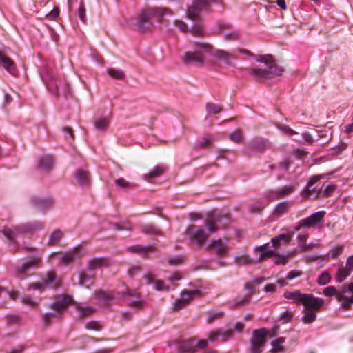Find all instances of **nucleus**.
Wrapping results in <instances>:
<instances>
[{"mask_svg": "<svg viewBox=\"0 0 353 353\" xmlns=\"http://www.w3.org/2000/svg\"><path fill=\"white\" fill-rule=\"evenodd\" d=\"M118 297L109 292L99 290L96 293L97 297L100 299L104 305H108L114 299H123L127 303L134 307L141 308L145 305L135 290H128L122 294L117 293Z\"/></svg>", "mask_w": 353, "mask_h": 353, "instance_id": "1", "label": "nucleus"}, {"mask_svg": "<svg viewBox=\"0 0 353 353\" xmlns=\"http://www.w3.org/2000/svg\"><path fill=\"white\" fill-rule=\"evenodd\" d=\"M301 301L303 306L301 321L305 324H310L316 320V312L323 305L324 300L314 296L312 294H305Z\"/></svg>", "mask_w": 353, "mask_h": 353, "instance_id": "2", "label": "nucleus"}, {"mask_svg": "<svg viewBox=\"0 0 353 353\" xmlns=\"http://www.w3.org/2000/svg\"><path fill=\"white\" fill-rule=\"evenodd\" d=\"M44 228V223L39 221H34L24 225L13 228L5 226L2 230L3 235L9 241H14L20 234L33 233Z\"/></svg>", "mask_w": 353, "mask_h": 353, "instance_id": "3", "label": "nucleus"}, {"mask_svg": "<svg viewBox=\"0 0 353 353\" xmlns=\"http://www.w3.org/2000/svg\"><path fill=\"white\" fill-rule=\"evenodd\" d=\"M212 46L205 43H196L193 51H188L181 56V59L185 64L196 63L202 65L204 61V53L210 52Z\"/></svg>", "mask_w": 353, "mask_h": 353, "instance_id": "4", "label": "nucleus"}, {"mask_svg": "<svg viewBox=\"0 0 353 353\" xmlns=\"http://www.w3.org/2000/svg\"><path fill=\"white\" fill-rule=\"evenodd\" d=\"M72 303V296L64 294L58 298V299L51 304V308L56 312H47L43 315V319L46 325L50 323L53 318H60L65 308Z\"/></svg>", "mask_w": 353, "mask_h": 353, "instance_id": "5", "label": "nucleus"}, {"mask_svg": "<svg viewBox=\"0 0 353 353\" xmlns=\"http://www.w3.org/2000/svg\"><path fill=\"white\" fill-rule=\"evenodd\" d=\"M283 72L282 67L274 63L267 65L265 68H253L251 70V73L259 79H271L281 75Z\"/></svg>", "mask_w": 353, "mask_h": 353, "instance_id": "6", "label": "nucleus"}, {"mask_svg": "<svg viewBox=\"0 0 353 353\" xmlns=\"http://www.w3.org/2000/svg\"><path fill=\"white\" fill-rule=\"evenodd\" d=\"M173 14L172 11L168 8H155L152 10L143 12L141 15V22H144L150 19L163 22L168 21V17Z\"/></svg>", "mask_w": 353, "mask_h": 353, "instance_id": "7", "label": "nucleus"}, {"mask_svg": "<svg viewBox=\"0 0 353 353\" xmlns=\"http://www.w3.org/2000/svg\"><path fill=\"white\" fill-rule=\"evenodd\" d=\"M59 285V281L57 279L55 274L49 272L41 282L32 283L30 285L28 290H39L40 292H42L48 288H56Z\"/></svg>", "mask_w": 353, "mask_h": 353, "instance_id": "8", "label": "nucleus"}, {"mask_svg": "<svg viewBox=\"0 0 353 353\" xmlns=\"http://www.w3.org/2000/svg\"><path fill=\"white\" fill-rule=\"evenodd\" d=\"M268 333V331L265 328L253 331L252 339L251 340L252 353H260L263 351Z\"/></svg>", "mask_w": 353, "mask_h": 353, "instance_id": "9", "label": "nucleus"}, {"mask_svg": "<svg viewBox=\"0 0 353 353\" xmlns=\"http://www.w3.org/2000/svg\"><path fill=\"white\" fill-rule=\"evenodd\" d=\"M319 182V176H313L308 181L307 187L302 192V196L305 199H316L322 194V188Z\"/></svg>", "mask_w": 353, "mask_h": 353, "instance_id": "10", "label": "nucleus"}, {"mask_svg": "<svg viewBox=\"0 0 353 353\" xmlns=\"http://www.w3.org/2000/svg\"><path fill=\"white\" fill-rule=\"evenodd\" d=\"M232 248V245L229 242L225 240L223 241L221 239L217 240H212L206 246L205 249L207 251L214 252L219 256H225L229 250Z\"/></svg>", "mask_w": 353, "mask_h": 353, "instance_id": "11", "label": "nucleus"}, {"mask_svg": "<svg viewBox=\"0 0 353 353\" xmlns=\"http://www.w3.org/2000/svg\"><path fill=\"white\" fill-rule=\"evenodd\" d=\"M201 294V291L198 289L183 290L180 294V297L174 301L173 304V309L178 310L183 308L187 304L190 303L193 299L200 297Z\"/></svg>", "mask_w": 353, "mask_h": 353, "instance_id": "12", "label": "nucleus"}, {"mask_svg": "<svg viewBox=\"0 0 353 353\" xmlns=\"http://www.w3.org/2000/svg\"><path fill=\"white\" fill-rule=\"evenodd\" d=\"M186 232L191 242L199 248L203 247L208 237V234L203 229L194 225L189 226Z\"/></svg>", "mask_w": 353, "mask_h": 353, "instance_id": "13", "label": "nucleus"}, {"mask_svg": "<svg viewBox=\"0 0 353 353\" xmlns=\"http://www.w3.org/2000/svg\"><path fill=\"white\" fill-rule=\"evenodd\" d=\"M41 257L39 255H34L29 258L17 270V275L20 279H24L29 274L30 269L41 267Z\"/></svg>", "mask_w": 353, "mask_h": 353, "instance_id": "14", "label": "nucleus"}, {"mask_svg": "<svg viewBox=\"0 0 353 353\" xmlns=\"http://www.w3.org/2000/svg\"><path fill=\"white\" fill-rule=\"evenodd\" d=\"M210 8V3L206 0H195L191 7L187 10V16L190 20L199 19V16L203 13L208 12Z\"/></svg>", "mask_w": 353, "mask_h": 353, "instance_id": "15", "label": "nucleus"}, {"mask_svg": "<svg viewBox=\"0 0 353 353\" xmlns=\"http://www.w3.org/2000/svg\"><path fill=\"white\" fill-rule=\"evenodd\" d=\"M325 214L324 211H319L311 214L309 217L301 220L298 225L294 227V231H298L303 228L320 226Z\"/></svg>", "mask_w": 353, "mask_h": 353, "instance_id": "16", "label": "nucleus"}, {"mask_svg": "<svg viewBox=\"0 0 353 353\" xmlns=\"http://www.w3.org/2000/svg\"><path fill=\"white\" fill-rule=\"evenodd\" d=\"M268 244H264L259 247H257V250L259 251V261H264L268 258L273 256H276L274 264H285L288 262V256L285 255H278L274 250H270L267 248Z\"/></svg>", "mask_w": 353, "mask_h": 353, "instance_id": "17", "label": "nucleus"}, {"mask_svg": "<svg viewBox=\"0 0 353 353\" xmlns=\"http://www.w3.org/2000/svg\"><path fill=\"white\" fill-rule=\"evenodd\" d=\"M175 26L183 33H190L193 36H203L206 34L202 23H192L189 28L187 23H174Z\"/></svg>", "mask_w": 353, "mask_h": 353, "instance_id": "18", "label": "nucleus"}, {"mask_svg": "<svg viewBox=\"0 0 353 353\" xmlns=\"http://www.w3.org/2000/svg\"><path fill=\"white\" fill-rule=\"evenodd\" d=\"M41 77L50 90H58V83L57 82L56 75L52 70L48 67H44L41 73Z\"/></svg>", "mask_w": 353, "mask_h": 353, "instance_id": "19", "label": "nucleus"}, {"mask_svg": "<svg viewBox=\"0 0 353 353\" xmlns=\"http://www.w3.org/2000/svg\"><path fill=\"white\" fill-rule=\"evenodd\" d=\"M296 189V185H285L281 188H279L275 190L270 192V194L267 196L269 201L270 200H278L283 198H285L287 196L292 194L294 190Z\"/></svg>", "mask_w": 353, "mask_h": 353, "instance_id": "20", "label": "nucleus"}, {"mask_svg": "<svg viewBox=\"0 0 353 353\" xmlns=\"http://www.w3.org/2000/svg\"><path fill=\"white\" fill-rule=\"evenodd\" d=\"M85 252L81 250L80 246L76 247L72 250L62 254L60 261L65 265L69 264L81 256L84 255Z\"/></svg>", "mask_w": 353, "mask_h": 353, "instance_id": "21", "label": "nucleus"}, {"mask_svg": "<svg viewBox=\"0 0 353 353\" xmlns=\"http://www.w3.org/2000/svg\"><path fill=\"white\" fill-rule=\"evenodd\" d=\"M210 52H212L214 58L223 61L226 65H230L231 60L236 59L234 50H232V52H227L221 49L214 50L212 48V50Z\"/></svg>", "mask_w": 353, "mask_h": 353, "instance_id": "22", "label": "nucleus"}, {"mask_svg": "<svg viewBox=\"0 0 353 353\" xmlns=\"http://www.w3.org/2000/svg\"><path fill=\"white\" fill-rule=\"evenodd\" d=\"M32 203L38 210L45 212L52 208L54 201L52 198L35 197L32 199Z\"/></svg>", "mask_w": 353, "mask_h": 353, "instance_id": "23", "label": "nucleus"}, {"mask_svg": "<svg viewBox=\"0 0 353 353\" xmlns=\"http://www.w3.org/2000/svg\"><path fill=\"white\" fill-rule=\"evenodd\" d=\"M232 334V331L230 330L225 331L216 330L210 332L208 334V339L210 340L212 342L219 341H225L231 336Z\"/></svg>", "mask_w": 353, "mask_h": 353, "instance_id": "24", "label": "nucleus"}, {"mask_svg": "<svg viewBox=\"0 0 353 353\" xmlns=\"http://www.w3.org/2000/svg\"><path fill=\"white\" fill-rule=\"evenodd\" d=\"M294 234V232H288L287 234H279L271 239V243L272 244V247H274V250H276L282 245L287 244L292 239V236Z\"/></svg>", "mask_w": 353, "mask_h": 353, "instance_id": "25", "label": "nucleus"}, {"mask_svg": "<svg viewBox=\"0 0 353 353\" xmlns=\"http://www.w3.org/2000/svg\"><path fill=\"white\" fill-rule=\"evenodd\" d=\"M75 179L81 187L87 188L90 184V174L87 170L78 169L75 172Z\"/></svg>", "mask_w": 353, "mask_h": 353, "instance_id": "26", "label": "nucleus"}, {"mask_svg": "<svg viewBox=\"0 0 353 353\" xmlns=\"http://www.w3.org/2000/svg\"><path fill=\"white\" fill-rule=\"evenodd\" d=\"M307 238L308 235L306 233H300L298 234V248H299L300 252L311 250L313 248V245L312 244H307Z\"/></svg>", "mask_w": 353, "mask_h": 353, "instance_id": "27", "label": "nucleus"}, {"mask_svg": "<svg viewBox=\"0 0 353 353\" xmlns=\"http://www.w3.org/2000/svg\"><path fill=\"white\" fill-rule=\"evenodd\" d=\"M304 296L305 294L301 293L299 290L294 291H286L283 294V296L285 299L292 300L296 304H301V300L304 298Z\"/></svg>", "mask_w": 353, "mask_h": 353, "instance_id": "28", "label": "nucleus"}, {"mask_svg": "<svg viewBox=\"0 0 353 353\" xmlns=\"http://www.w3.org/2000/svg\"><path fill=\"white\" fill-rule=\"evenodd\" d=\"M336 299L339 301H342L341 307L346 310L350 309V305L352 304L348 299V296L346 295V288H340L336 294Z\"/></svg>", "mask_w": 353, "mask_h": 353, "instance_id": "29", "label": "nucleus"}, {"mask_svg": "<svg viewBox=\"0 0 353 353\" xmlns=\"http://www.w3.org/2000/svg\"><path fill=\"white\" fill-rule=\"evenodd\" d=\"M0 65L3 66L8 72L14 74L16 71L14 62L8 57L4 56L0 52Z\"/></svg>", "mask_w": 353, "mask_h": 353, "instance_id": "30", "label": "nucleus"}, {"mask_svg": "<svg viewBox=\"0 0 353 353\" xmlns=\"http://www.w3.org/2000/svg\"><path fill=\"white\" fill-rule=\"evenodd\" d=\"M196 350V341L194 339H189L183 341L179 345V351L181 353L193 352Z\"/></svg>", "mask_w": 353, "mask_h": 353, "instance_id": "31", "label": "nucleus"}, {"mask_svg": "<svg viewBox=\"0 0 353 353\" xmlns=\"http://www.w3.org/2000/svg\"><path fill=\"white\" fill-rule=\"evenodd\" d=\"M148 284H154V288L157 290H168V288L165 285V283L161 280H155L152 274H148L145 276Z\"/></svg>", "mask_w": 353, "mask_h": 353, "instance_id": "32", "label": "nucleus"}, {"mask_svg": "<svg viewBox=\"0 0 353 353\" xmlns=\"http://www.w3.org/2000/svg\"><path fill=\"white\" fill-rule=\"evenodd\" d=\"M165 171V167L163 165H157L153 170L145 174L143 177L145 180L150 182L152 179L157 177L162 174Z\"/></svg>", "mask_w": 353, "mask_h": 353, "instance_id": "33", "label": "nucleus"}, {"mask_svg": "<svg viewBox=\"0 0 353 353\" xmlns=\"http://www.w3.org/2000/svg\"><path fill=\"white\" fill-rule=\"evenodd\" d=\"M53 165V159L50 156H44L39 159V168L46 170H50Z\"/></svg>", "mask_w": 353, "mask_h": 353, "instance_id": "34", "label": "nucleus"}, {"mask_svg": "<svg viewBox=\"0 0 353 353\" xmlns=\"http://www.w3.org/2000/svg\"><path fill=\"white\" fill-rule=\"evenodd\" d=\"M108 74L114 79L121 80L123 79L125 77V72L120 69L117 68H108L107 70Z\"/></svg>", "mask_w": 353, "mask_h": 353, "instance_id": "35", "label": "nucleus"}, {"mask_svg": "<svg viewBox=\"0 0 353 353\" xmlns=\"http://www.w3.org/2000/svg\"><path fill=\"white\" fill-rule=\"evenodd\" d=\"M290 208V203L287 201H283L278 203L274 208V214L277 216H281L286 213Z\"/></svg>", "mask_w": 353, "mask_h": 353, "instance_id": "36", "label": "nucleus"}, {"mask_svg": "<svg viewBox=\"0 0 353 353\" xmlns=\"http://www.w3.org/2000/svg\"><path fill=\"white\" fill-rule=\"evenodd\" d=\"M80 317H86L90 316L94 312V309L91 307H81L79 304H75Z\"/></svg>", "mask_w": 353, "mask_h": 353, "instance_id": "37", "label": "nucleus"}, {"mask_svg": "<svg viewBox=\"0 0 353 353\" xmlns=\"http://www.w3.org/2000/svg\"><path fill=\"white\" fill-rule=\"evenodd\" d=\"M63 233L59 230H54L50 236L48 244L49 245H53L57 244L59 240L62 238Z\"/></svg>", "mask_w": 353, "mask_h": 353, "instance_id": "38", "label": "nucleus"}, {"mask_svg": "<svg viewBox=\"0 0 353 353\" xmlns=\"http://www.w3.org/2000/svg\"><path fill=\"white\" fill-rule=\"evenodd\" d=\"M222 110L221 107L218 105L213 103H208L206 104V111L208 115H214L216 114H219Z\"/></svg>", "mask_w": 353, "mask_h": 353, "instance_id": "39", "label": "nucleus"}, {"mask_svg": "<svg viewBox=\"0 0 353 353\" xmlns=\"http://www.w3.org/2000/svg\"><path fill=\"white\" fill-rule=\"evenodd\" d=\"M108 125L109 120L107 118H99L94 121V127L98 130H105Z\"/></svg>", "mask_w": 353, "mask_h": 353, "instance_id": "40", "label": "nucleus"}, {"mask_svg": "<svg viewBox=\"0 0 353 353\" xmlns=\"http://www.w3.org/2000/svg\"><path fill=\"white\" fill-rule=\"evenodd\" d=\"M129 28L133 29L139 32H145L150 29V26L152 23H128Z\"/></svg>", "mask_w": 353, "mask_h": 353, "instance_id": "41", "label": "nucleus"}, {"mask_svg": "<svg viewBox=\"0 0 353 353\" xmlns=\"http://www.w3.org/2000/svg\"><path fill=\"white\" fill-rule=\"evenodd\" d=\"M108 264V261L104 258H96L92 259L90 263V268L94 269L96 268Z\"/></svg>", "mask_w": 353, "mask_h": 353, "instance_id": "42", "label": "nucleus"}, {"mask_svg": "<svg viewBox=\"0 0 353 353\" xmlns=\"http://www.w3.org/2000/svg\"><path fill=\"white\" fill-rule=\"evenodd\" d=\"M284 343V338L279 337L272 341V352L276 353L282 350V345Z\"/></svg>", "mask_w": 353, "mask_h": 353, "instance_id": "43", "label": "nucleus"}, {"mask_svg": "<svg viewBox=\"0 0 353 353\" xmlns=\"http://www.w3.org/2000/svg\"><path fill=\"white\" fill-rule=\"evenodd\" d=\"M349 270L346 268H339L336 272V281L341 283L349 276Z\"/></svg>", "mask_w": 353, "mask_h": 353, "instance_id": "44", "label": "nucleus"}, {"mask_svg": "<svg viewBox=\"0 0 353 353\" xmlns=\"http://www.w3.org/2000/svg\"><path fill=\"white\" fill-rule=\"evenodd\" d=\"M92 283L91 279L84 273L80 274L79 276V284L87 288Z\"/></svg>", "mask_w": 353, "mask_h": 353, "instance_id": "45", "label": "nucleus"}, {"mask_svg": "<svg viewBox=\"0 0 353 353\" xmlns=\"http://www.w3.org/2000/svg\"><path fill=\"white\" fill-rule=\"evenodd\" d=\"M1 296H3L4 300H6V299L15 300L17 298V293L14 292H9L8 291L5 290L3 288L0 287V298Z\"/></svg>", "mask_w": 353, "mask_h": 353, "instance_id": "46", "label": "nucleus"}, {"mask_svg": "<svg viewBox=\"0 0 353 353\" xmlns=\"http://www.w3.org/2000/svg\"><path fill=\"white\" fill-rule=\"evenodd\" d=\"M250 299V295L247 294L243 296H238L234 301V307L242 305L245 303L248 302Z\"/></svg>", "mask_w": 353, "mask_h": 353, "instance_id": "47", "label": "nucleus"}, {"mask_svg": "<svg viewBox=\"0 0 353 353\" xmlns=\"http://www.w3.org/2000/svg\"><path fill=\"white\" fill-rule=\"evenodd\" d=\"M331 277L327 272L321 273L318 278L319 285H325L330 282Z\"/></svg>", "mask_w": 353, "mask_h": 353, "instance_id": "48", "label": "nucleus"}, {"mask_svg": "<svg viewBox=\"0 0 353 353\" xmlns=\"http://www.w3.org/2000/svg\"><path fill=\"white\" fill-rule=\"evenodd\" d=\"M59 10L58 8L53 9L49 14L46 15V18L49 21H56L58 19Z\"/></svg>", "mask_w": 353, "mask_h": 353, "instance_id": "49", "label": "nucleus"}, {"mask_svg": "<svg viewBox=\"0 0 353 353\" xmlns=\"http://www.w3.org/2000/svg\"><path fill=\"white\" fill-rule=\"evenodd\" d=\"M77 14H78V16L81 21H85L86 20L85 9L84 4H83V1H81L80 6L79 8Z\"/></svg>", "mask_w": 353, "mask_h": 353, "instance_id": "50", "label": "nucleus"}, {"mask_svg": "<svg viewBox=\"0 0 353 353\" xmlns=\"http://www.w3.org/2000/svg\"><path fill=\"white\" fill-rule=\"evenodd\" d=\"M335 189L336 186L334 185H328L324 188L322 194L326 197L330 196L332 195Z\"/></svg>", "mask_w": 353, "mask_h": 353, "instance_id": "51", "label": "nucleus"}, {"mask_svg": "<svg viewBox=\"0 0 353 353\" xmlns=\"http://www.w3.org/2000/svg\"><path fill=\"white\" fill-rule=\"evenodd\" d=\"M222 315H223L222 312H211L208 314V316L207 319V323H211L214 319L221 317Z\"/></svg>", "mask_w": 353, "mask_h": 353, "instance_id": "52", "label": "nucleus"}, {"mask_svg": "<svg viewBox=\"0 0 353 353\" xmlns=\"http://www.w3.org/2000/svg\"><path fill=\"white\" fill-rule=\"evenodd\" d=\"M132 251L133 252H147L150 250H152V248L151 246H142V245H136L133 246L130 248Z\"/></svg>", "mask_w": 353, "mask_h": 353, "instance_id": "53", "label": "nucleus"}, {"mask_svg": "<svg viewBox=\"0 0 353 353\" xmlns=\"http://www.w3.org/2000/svg\"><path fill=\"white\" fill-rule=\"evenodd\" d=\"M230 138L232 141H233L234 142H236V143L240 142L242 139V136H241V133L240 130H236L234 132H233L232 133H231L230 135Z\"/></svg>", "mask_w": 353, "mask_h": 353, "instance_id": "54", "label": "nucleus"}, {"mask_svg": "<svg viewBox=\"0 0 353 353\" xmlns=\"http://www.w3.org/2000/svg\"><path fill=\"white\" fill-rule=\"evenodd\" d=\"M21 302L26 305H28L32 307L37 305V302L35 300H33L31 297L28 296H26L22 298Z\"/></svg>", "mask_w": 353, "mask_h": 353, "instance_id": "55", "label": "nucleus"}, {"mask_svg": "<svg viewBox=\"0 0 353 353\" xmlns=\"http://www.w3.org/2000/svg\"><path fill=\"white\" fill-rule=\"evenodd\" d=\"M338 291H336V288L334 286H328L325 288L323 290V294L327 296H331L333 295H336Z\"/></svg>", "mask_w": 353, "mask_h": 353, "instance_id": "56", "label": "nucleus"}, {"mask_svg": "<svg viewBox=\"0 0 353 353\" xmlns=\"http://www.w3.org/2000/svg\"><path fill=\"white\" fill-rule=\"evenodd\" d=\"M117 186L123 188H129L131 186V184L125 180L123 178H119L115 181Z\"/></svg>", "mask_w": 353, "mask_h": 353, "instance_id": "57", "label": "nucleus"}, {"mask_svg": "<svg viewBox=\"0 0 353 353\" xmlns=\"http://www.w3.org/2000/svg\"><path fill=\"white\" fill-rule=\"evenodd\" d=\"M86 328L88 330H99L101 328L100 325L99 323L96 321H89L86 325Z\"/></svg>", "mask_w": 353, "mask_h": 353, "instance_id": "58", "label": "nucleus"}, {"mask_svg": "<svg viewBox=\"0 0 353 353\" xmlns=\"http://www.w3.org/2000/svg\"><path fill=\"white\" fill-rule=\"evenodd\" d=\"M240 32L239 31H232L225 34V38L227 39H236L239 37Z\"/></svg>", "mask_w": 353, "mask_h": 353, "instance_id": "59", "label": "nucleus"}, {"mask_svg": "<svg viewBox=\"0 0 353 353\" xmlns=\"http://www.w3.org/2000/svg\"><path fill=\"white\" fill-rule=\"evenodd\" d=\"M144 232L147 234H160V231L158 230L157 228H155L152 225H147L144 228Z\"/></svg>", "mask_w": 353, "mask_h": 353, "instance_id": "60", "label": "nucleus"}, {"mask_svg": "<svg viewBox=\"0 0 353 353\" xmlns=\"http://www.w3.org/2000/svg\"><path fill=\"white\" fill-rule=\"evenodd\" d=\"M205 225L209 232H214L217 230L216 223L214 221H208Z\"/></svg>", "mask_w": 353, "mask_h": 353, "instance_id": "61", "label": "nucleus"}, {"mask_svg": "<svg viewBox=\"0 0 353 353\" xmlns=\"http://www.w3.org/2000/svg\"><path fill=\"white\" fill-rule=\"evenodd\" d=\"M279 128L282 132H283L284 133L289 136H292L293 134H296L295 131H294L292 129L290 128L288 126L286 125H281Z\"/></svg>", "mask_w": 353, "mask_h": 353, "instance_id": "62", "label": "nucleus"}, {"mask_svg": "<svg viewBox=\"0 0 353 353\" xmlns=\"http://www.w3.org/2000/svg\"><path fill=\"white\" fill-rule=\"evenodd\" d=\"M301 274V272L292 270L287 274L286 279L288 280H292L296 277L299 276Z\"/></svg>", "mask_w": 353, "mask_h": 353, "instance_id": "63", "label": "nucleus"}, {"mask_svg": "<svg viewBox=\"0 0 353 353\" xmlns=\"http://www.w3.org/2000/svg\"><path fill=\"white\" fill-rule=\"evenodd\" d=\"M345 268L349 271H353V256H350L347 259Z\"/></svg>", "mask_w": 353, "mask_h": 353, "instance_id": "64", "label": "nucleus"}]
</instances>
